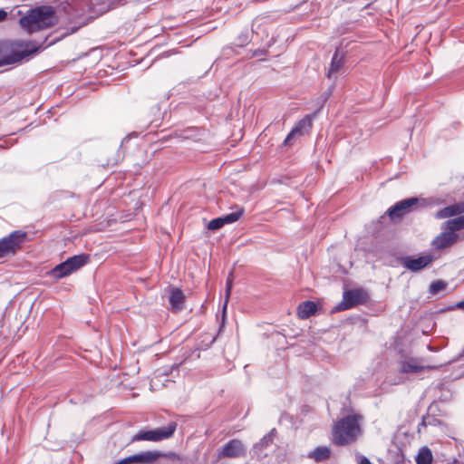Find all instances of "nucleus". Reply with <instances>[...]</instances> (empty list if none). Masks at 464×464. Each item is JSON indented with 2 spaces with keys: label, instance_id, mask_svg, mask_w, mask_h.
Returning <instances> with one entry per match:
<instances>
[{
  "label": "nucleus",
  "instance_id": "dca6fc26",
  "mask_svg": "<svg viewBox=\"0 0 464 464\" xmlns=\"http://www.w3.org/2000/svg\"><path fill=\"white\" fill-rule=\"evenodd\" d=\"M169 299L172 311L179 312L184 308L185 295L179 288H171Z\"/></svg>",
  "mask_w": 464,
  "mask_h": 464
},
{
  "label": "nucleus",
  "instance_id": "39448f33",
  "mask_svg": "<svg viewBox=\"0 0 464 464\" xmlns=\"http://www.w3.org/2000/svg\"><path fill=\"white\" fill-rule=\"evenodd\" d=\"M177 429V423L172 421L166 427L158 428L152 430H141L138 432L132 440L160 441L172 437Z\"/></svg>",
  "mask_w": 464,
  "mask_h": 464
},
{
  "label": "nucleus",
  "instance_id": "9d476101",
  "mask_svg": "<svg viewBox=\"0 0 464 464\" xmlns=\"http://www.w3.org/2000/svg\"><path fill=\"white\" fill-rule=\"evenodd\" d=\"M246 453V447L239 440H230L218 453V458H239Z\"/></svg>",
  "mask_w": 464,
  "mask_h": 464
},
{
  "label": "nucleus",
  "instance_id": "9b49d317",
  "mask_svg": "<svg viewBox=\"0 0 464 464\" xmlns=\"http://www.w3.org/2000/svg\"><path fill=\"white\" fill-rule=\"evenodd\" d=\"M160 456L158 451H145L124 458L118 464H153Z\"/></svg>",
  "mask_w": 464,
  "mask_h": 464
},
{
  "label": "nucleus",
  "instance_id": "4be33fe9",
  "mask_svg": "<svg viewBox=\"0 0 464 464\" xmlns=\"http://www.w3.org/2000/svg\"><path fill=\"white\" fill-rule=\"evenodd\" d=\"M417 464H431L432 461V454L431 451L425 448L422 449L417 458H416Z\"/></svg>",
  "mask_w": 464,
  "mask_h": 464
},
{
  "label": "nucleus",
  "instance_id": "c85d7f7f",
  "mask_svg": "<svg viewBox=\"0 0 464 464\" xmlns=\"http://www.w3.org/2000/svg\"><path fill=\"white\" fill-rule=\"evenodd\" d=\"M6 16H7V13L5 10L0 9V23L5 21Z\"/></svg>",
  "mask_w": 464,
  "mask_h": 464
},
{
  "label": "nucleus",
  "instance_id": "aec40b11",
  "mask_svg": "<svg viewBox=\"0 0 464 464\" xmlns=\"http://www.w3.org/2000/svg\"><path fill=\"white\" fill-rule=\"evenodd\" d=\"M462 212H464V206L461 204H454V205L446 207V208H442L441 210H440L436 214V217L438 218H446L453 217L455 215L461 214Z\"/></svg>",
  "mask_w": 464,
  "mask_h": 464
},
{
  "label": "nucleus",
  "instance_id": "a878e982",
  "mask_svg": "<svg viewBox=\"0 0 464 464\" xmlns=\"http://www.w3.org/2000/svg\"><path fill=\"white\" fill-rule=\"evenodd\" d=\"M355 459L359 464H372L371 461L365 456L362 455L359 452L355 454Z\"/></svg>",
  "mask_w": 464,
  "mask_h": 464
},
{
  "label": "nucleus",
  "instance_id": "f03ea898",
  "mask_svg": "<svg viewBox=\"0 0 464 464\" xmlns=\"http://www.w3.org/2000/svg\"><path fill=\"white\" fill-rule=\"evenodd\" d=\"M57 22L54 9L52 6H40L30 10L20 18V25L29 34L53 26Z\"/></svg>",
  "mask_w": 464,
  "mask_h": 464
},
{
  "label": "nucleus",
  "instance_id": "c756f323",
  "mask_svg": "<svg viewBox=\"0 0 464 464\" xmlns=\"http://www.w3.org/2000/svg\"><path fill=\"white\" fill-rule=\"evenodd\" d=\"M456 306L460 309H464V301L459 302Z\"/></svg>",
  "mask_w": 464,
  "mask_h": 464
},
{
  "label": "nucleus",
  "instance_id": "4468645a",
  "mask_svg": "<svg viewBox=\"0 0 464 464\" xmlns=\"http://www.w3.org/2000/svg\"><path fill=\"white\" fill-rule=\"evenodd\" d=\"M344 64V53L337 48L332 57L330 68L326 73L329 79H336Z\"/></svg>",
  "mask_w": 464,
  "mask_h": 464
},
{
  "label": "nucleus",
  "instance_id": "7c9ffc66",
  "mask_svg": "<svg viewBox=\"0 0 464 464\" xmlns=\"http://www.w3.org/2000/svg\"><path fill=\"white\" fill-rule=\"evenodd\" d=\"M420 426H423V427H425V426H426V418H423V419H422V421H421V423L420 424Z\"/></svg>",
  "mask_w": 464,
  "mask_h": 464
},
{
  "label": "nucleus",
  "instance_id": "f3484780",
  "mask_svg": "<svg viewBox=\"0 0 464 464\" xmlns=\"http://www.w3.org/2000/svg\"><path fill=\"white\" fill-rule=\"evenodd\" d=\"M276 434V430L273 429L269 433L265 435L259 442L256 443L253 447V452L255 455H256L258 458L261 457L262 451L264 449L268 447L274 440Z\"/></svg>",
  "mask_w": 464,
  "mask_h": 464
},
{
  "label": "nucleus",
  "instance_id": "ddd939ff",
  "mask_svg": "<svg viewBox=\"0 0 464 464\" xmlns=\"http://www.w3.org/2000/svg\"><path fill=\"white\" fill-rule=\"evenodd\" d=\"M432 366H423L415 358L401 361L398 364V371L401 373H419L425 369H433Z\"/></svg>",
  "mask_w": 464,
  "mask_h": 464
},
{
  "label": "nucleus",
  "instance_id": "a211bd4d",
  "mask_svg": "<svg viewBox=\"0 0 464 464\" xmlns=\"http://www.w3.org/2000/svg\"><path fill=\"white\" fill-rule=\"evenodd\" d=\"M317 305L312 301H305L299 304L297 314L301 319H307L314 314Z\"/></svg>",
  "mask_w": 464,
  "mask_h": 464
},
{
  "label": "nucleus",
  "instance_id": "5701e85b",
  "mask_svg": "<svg viewBox=\"0 0 464 464\" xmlns=\"http://www.w3.org/2000/svg\"><path fill=\"white\" fill-rule=\"evenodd\" d=\"M244 212L243 208H238L237 211L221 217L224 224H232L239 219Z\"/></svg>",
  "mask_w": 464,
  "mask_h": 464
},
{
  "label": "nucleus",
  "instance_id": "f8f14e48",
  "mask_svg": "<svg viewBox=\"0 0 464 464\" xmlns=\"http://www.w3.org/2000/svg\"><path fill=\"white\" fill-rule=\"evenodd\" d=\"M433 261L431 255H424L418 258L407 257L403 260V266L408 270L417 272L428 266Z\"/></svg>",
  "mask_w": 464,
  "mask_h": 464
},
{
  "label": "nucleus",
  "instance_id": "412c9836",
  "mask_svg": "<svg viewBox=\"0 0 464 464\" xmlns=\"http://www.w3.org/2000/svg\"><path fill=\"white\" fill-rule=\"evenodd\" d=\"M446 225L447 229L455 234L456 231L464 228V216L448 220Z\"/></svg>",
  "mask_w": 464,
  "mask_h": 464
},
{
  "label": "nucleus",
  "instance_id": "20e7f679",
  "mask_svg": "<svg viewBox=\"0 0 464 464\" xmlns=\"http://www.w3.org/2000/svg\"><path fill=\"white\" fill-rule=\"evenodd\" d=\"M88 261L89 256L85 254L71 256L53 268L50 271V276L57 280L63 278L82 267Z\"/></svg>",
  "mask_w": 464,
  "mask_h": 464
},
{
  "label": "nucleus",
  "instance_id": "1a4fd4ad",
  "mask_svg": "<svg viewBox=\"0 0 464 464\" xmlns=\"http://www.w3.org/2000/svg\"><path fill=\"white\" fill-rule=\"evenodd\" d=\"M418 202L419 199L417 198H410L401 200L388 209V216L392 219L401 218L405 214L412 211L413 208L418 204Z\"/></svg>",
  "mask_w": 464,
  "mask_h": 464
},
{
  "label": "nucleus",
  "instance_id": "2eb2a0df",
  "mask_svg": "<svg viewBox=\"0 0 464 464\" xmlns=\"http://www.w3.org/2000/svg\"><path fill=\"white\" fill-rule=\"evenodd\" d=\"M457 239V235L450 230L440 234L433 241L432 246L436 249H443L451 246Z\"/></svg>",
  "mask_w": 464,
  "mask_h": 464
},
{
  "label": "nucleus",
  "instance_id": "cd10ccee",
  "mask_svg": "<svg viewBox=\"0 0 464 464\" xmlns=\"http://www.w3.org/2000/svg\"><path fill=\"white\" fill-rule=\"evenodd\" d=\"M230 294H231V289H226L224 309H226V307H227V302L230 297Z\"/></svg>",
  "mask_w": 464,
  "mask_h": 464
},
{
  "label": "nucleus",
  "instance_id": "b1692460",
  "mask_svg": "<svg viewBox=\"0 0 464 464\" xmlns=\"http://www.w3.org/2000/svg\"><path fill=\"white\" fill-rule=\"evenodd\" d=\"M447 286V284L441 280L435 281L430 285V293L431 295H437L440 291L444 290Z\"/></svg>",
  "mask_w": 464,
  "mask_h": 464
},
{
  "label": "nucleus",
  "instance_id": "bb28decb",
  "mask_svg": "<svg viewBox=\"0 0 464 464\" xmlns=\"http://www.w3.org/2000/svg\"><path fill=\"white\" fill-rule=\"evenodd\" d=\"M232 285H233V278H232V274H230L227 279L226 289L232 290Z\"/></svg>",
  "mask_w": 464,
  "mask_h": 464
},
{
  "label": "nucleus",
  "instance_id": "393cba45",
  "mask_svg": "<svg viewBox=\"0 0 464 464\" xmlns=\"http://www.w3.org/2000/svg\"><path fill=\"white\" fill-rule=\"evenodd\" d=\"M225 224L220 217V218H215V219H212L211 221H209V223L208 225V228L210 230H218L220 227H222Z\"/></svg>",
  "mask_w": 464,
  "mask_h": 464
},
{
  "label": "nucleus",
  "instance_id": "6ab92c4d",
  "mask_svg": "<svg viewBox=\"0 0 464 464\" xmlns=\"http://www.w3.org/2000/svg\"><path fill=\"white\" fill-rule=\"evenodd\" d=\"M331 456V449L327 446L316 447L313 451L308 453V458L315 462L326 460Z\"/></svg>",
  "mask_w": 464,
  "mask_h": 464
},
{
  "label": "nucleus",
  "instance_id": "423d86ee",
  "mask_svg": "<svg viewBox=\"0 0 464 464\" xmlns=\"http://www.w3.org/2000/svg\"><path fill=\"white\" fill-rule=\"evenodd\" d=\"M26 238V233L16 230L8 237L0 239V257H4L9 254H14L20 249Z\"/></svg>",
  "mask_w": 464,
  "mask_h": 464
},
{
  "label": "nucleus",
  "instance_id": "f257e3e1",
  "mask_svg": "<svg viewBox=\"0 0 464 464\" xmlns=\"http://www.w3.org/2000/svg\"><path fill=\"white\" fill-rule=\"evenodd\" d=\"M41 48L32 41L6 40L0 42V66L18 63L36 53Z\"/></svg>",
  "mask_w": 464,
  "mask_h": 464
},
{
  "label": "nucleus",
  "instance_id": "6e6552de",
  "mask_svg": "<svg viewBox=\"0 0 464 464\" xmlns=\"http://www.w3.org/2000/svg\"><path fill=\"white\" fill-rule=\"evenodd\" d=\"M368 297L367 292L361 288L345 291L343 293V301L339 304V308L345 310L364 304L368 300Z\"/></svg>",
  "mask_w": 464,
  "mask_h": 464
},
{
  "label": "nucleus",
  "instance_id": "0eeeda50",
  "mask_svg": "<svg viewBox=\"0 0 464 464\" xmlns=\"http://www.w3.org/2000/svg\"><path fill=\"white\" fill-rule=\"evenodd\" d=\"M316 114L317 112L315 111L301 119L285 139L284 145L290 146L296 137L308 133L313 126V120L315 118Z\"/></svg>",
  "mask_w": 464,
  "mask_h": 464
},
{
  "label": "nucleus",
  "instance_id": "7ed1b4c3",
  "mask_svg": "<svg viewBox=\"0 0 464 464\" xmlns=\"http://www.w3.org/2000/svg\"><path fill=\"white\" fill-rule=\"evenodd\" d=\"M359 420L357 415H348L337 421L333 429V442L344 446L355 441L361 433Z\"/></svg>",
  "mask_w": 464,
  "mask_h": 464
},
{
  "label": "nucleus",
  "instance_id": "2f4dec72",
  "mask_svg": "<svg viewBox=\"0 0 464 464\" xmlns=\"http://www.w3.org/2000/svg\"><path fill=\"white\" fill-rule=\"evenodd\" d=\"M403 382V380H399V381H394V382H392V383H393V384H398V383H401V382Z\"/></svg>",
  "mask_w": 464,
  "mask_h": 464
}]
</instances>
